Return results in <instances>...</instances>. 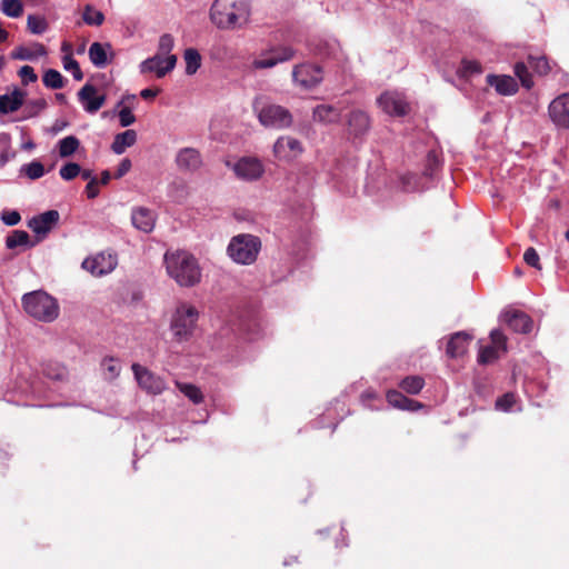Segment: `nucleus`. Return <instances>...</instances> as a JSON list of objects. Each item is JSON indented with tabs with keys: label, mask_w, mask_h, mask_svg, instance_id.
<instances>
[{
	"label": "nucleus",
	"mask_w": 569,
	"mask_h": 569,
	"mask_svg": "<svg viewBox=\"0 0 569 569\" xmlns=\"http://www.w3.org/2000/svg\"><path fill=\"white\" fill-rule=\"evenodd\" d=\"M250 0H214L209 10L210 21L221 30H230L249 22Z\"/></svg>",
	"instance_id": "1"
},
{
	"label": "nucleus",
	"mask_w": 569,
	"mask_h": 569,
	"mask_svg": "<svg viewBox=\"0 0 569 569\" xmlns=\"http://www.w3.org/2000/svg\"><path fill=\"white\" fill-rule=\"evenodd\" d=\"M168 274L181 287H193L201 280V268L198 260L187 251L164 254Z\"/></svg>",
	"instance_id": "2"
},
{
	"label": "nucleus",
	"mask_w": 569,
	"mask_h": 569,
	"mask_svg": "<svg viewBox=\"0 0 569 569\" xmlns=\"http://www.w3.org/2000/svg\"><path fill=\"white\" fill-rule=\"evenodd\" d=\"M262 242L258 236L239 233L233 236L227 246V256L237 264H253L261 251Z\"/></svg>",
	"instance_id": "3"
},
{
	"label": "nucleus",
	"mask_w": 569,
	"mask_h": 569,
	"mask_svg": "<svg viewBox=\"0 0 569 569\" xmlns=\"http://www.w3.org/2000/svg\"><path fill=\"white\" fill-rule=\"evenodd\" d=\"M252 109L259 122L266 128L281 130L291 127L293 122V117L287 108L268 102L264 97L254 98Z\"/></svg>",
	"instance_id": "4"
},
{
	"label": "nucleus",
	"mask_w": 569,
	"mask_h": 569,
	"mask_svg": "<svg viewBox=\"0 0 569 569\" xmlns=\"http://www.w3.org/2000/svg\"><path fill=\"white\" fill-rule=\"evenodd\" d=\"M22 305L29 316L42 322H52L59 316L57 300L42 290L24 293Z\"/></svg>",
	"instance_id": "5"
},
{
	"label": "nucleus",
	"mask_w": 569,
	"mask_h": 569,
	"mask_svg": "<svg viewBox=\"0 0 569 569\" xmlns=\"http://www.w3.org/2000/svg\"><path fill=\"white\" fill-rule=\"evenodd\" d=\"M198 318L199 312L196 307L189 303L178 306L170 322L173 338L179 342L189 340L197 327Z\"/></svg>",
	"instance_id": "6"
},
{
	"label": "nucleus",
	"mask_w": 569,
	"mask_h": 569,
	"mask_svg": "<svg viewBox=\"0 0 569 569\" xmlns=\"http://www.w3.org/2000/svg\"><path fill=\"white\" fill-rule=\"evenodd\" d=\"M131 370L138 386L148 395L159 396L167 389L166 380L140 363H132Z\"/></svg>",
	"instance_id": "7"
},
{
	"label": "nucleus",
	"mask_w": 569,
	"mask_h": 569,
	"mask_svg": "<svg viewBox=\"0 0 569 569\" xmlns=\"http://www.w3.org/2000/svg\"><path fill=\"white\" fill-rule=\"evenodd\" d=\"M323 80V70L320 66L305 62L296 64L292 69V81L306 90L318 87Z\"/></svg>",
	"instance_id": "8"
},
{
	"label": "nucleus",
	"mask_w": 569,
	"mask_h": 569,
	"mask_svg": "<svg viewBox=\"0 0 569 569\" xmlns=\"http://www.w3.org/2000/svg\"><path fill=\"white\" fill-rule=\"evenodd\" d=\"M238 179L244 181H256L260 179L264 172L262 162L253 157H242L234 163L227 162Z\"/></svg>",
	"instance_id": "9"
},
{
	"label": "nucleus",
	"mask_w": 569,
	"mask_h": 569,
	"mask_svg": "<svg viewBox=\"0 0 569 569\" xmlns=\"http://www.w3.org/2000/svg\"><path fill=\"white\" fill-rule=\"evenodd\" d=\"M548 116L558 129H569V93L556 97L548 106Z\"/></svg>",
	"instance_id": "10"
},
{
	"label": "nucleus",
	"mask_w": 569,
	"mask_h": 569,
	"mask_svg": "<svg viewBox=\"0 0 569 569\" xmlns=\"http://www.w3.org/2000/svg\"><path fill=\"white\" fill-rule=\"evenodd\" d=\"M176 64V54H169L167 57L154 54L153 57L143 60L140 63L139 69L141 73L154 72L158 78H163L167 73L174 69Z\"/></svg>",
	"instance_id": "11"
},
{
	"label": "nucleus",
	"mask_w": 569,
	"mask_h": 569,
	"mask_svg": "<svg viewBox=\"0 0 569 569\" xmlns=\"http://www.w3.org/2000/svg\"><path fill=\"white\" fill-rule=\"evenodd\" d=\"M81 266L92 276L101 277L114 270L117 259L111 254L99 253L93 258H86Z\"/></svg>",
	"instance_id": "12"
},
{
	"label": "nucleus",
	"mask_w": 569,
	"mask_h": 569,
	"mask_svg": "<svg viewBox=\"0 0 569 569\" xmlns=\"http://www.w3.org/2000/svg\"><path fill=\"white\" fill-rule=\"evenodd\" d=\"M77 96L88 113H96L106 103V94H99L97 88L89 82L78 91Z\"/></svg>",
	"instance_id": "13"
},
{
	"label": "nucleus",
	"mask_w": 569,
	"mask_h": 569,
	"mask_svg": "<svg viewBox=\"0 0 569 569\" xmlns=\"http://www.w3.org/2000/svg\"><path fill=\"white\" fill-rule=\"evenodd\" d=\"M379 107L390 116L402 117L408 112V103L398 92H385L378 99Z\"/></svg>",
	"instance_id": "14"
},
{
	"label": "nucleus",
	"mask_w": 569,
	"mask_h": 569,
	"mask_svg": "<svg viewBox=\"0 0 569 569\" xmlns=\"http://www.w3.org/2000/svg\"><path fill=\"white\" fill-rule=\"evenodd\" d=\"M303 151L301 142L290 136H282L273 144V153L278 159L290 160Z\"/></svg>",
	"instance_id": "15"
},
{
	"label": "nucleus",
	"mask_w": 569,
	"mask_h": 569,
	"mask_svg": "<svg viewBox=\"0 0 569 569\" xmlns=\"http://www.w3.org/2000/svg\"><path fill=\"white\" fill-rule=\"evenodd\" d=\"M59 212L57 210H48L38 216L32 217L28 221V227L37 234L46 237L59 221Z\"/></svg>",
	"instance_id": "16"
},
{
	"label": "nucleus",
	"mask_w": 569,
	"mask_h": 569,
	"mask_svg": "<svg viewBox=\"0 0 569 569\" xmlns=\"http://www.w3.org/2000/svg\"><path fill=\"white\" fill-rule=\"evenodd\" d=\"M176 164L181 171L194 172L202 166V157L194 148H182L176 156Z\"/></svg>",
	"instance_id": "17"
},
{
	"label": "nucleus",
	"mask_w": 569,
	"mask_h": 569,
	"mask_svg": "<svg viewBox=\"0 0 569 569\" xmlns=\"http://www.w3.org/2000/svg\"><path fill=\"white\" fill-rule=\"evenodd\" d=\"M472 336L466 331H458L450 336L446 355L450 358L463 356L469 347Z\"/></svg>",
	"instance_id": "18"
},
{
	"label": "nucleus",
	"mask_w": 569,
	"mask_h": 569,
	"mask_svg": "<svg viewBox=\"0 0 569 569\" xmlns=\"http://www.w3.org/2000/svg\"><path fill=\"white\" fill-rule=\"evenodd\" d=\"M505 321L515 332L529 333L532 330L531 318L522 311L512 310L503 313Z\"/></svg>",
	"instance_id": "19"
},
{
	"label": "nucleus",
	"mask_w": 569,
	"mask_h": 569,
	"mask_svg": "<svg viewBox=\"0 0 569 569\" xmlns=\"http://www.w3.org/2000/svg\"><path fill=\"white\" fill-rule=\"evenodd\" d=\"M131 221L136 229L146 233L151 232L156 224L153 212L144 207L132 209Z\"/></svg>",
	"instance_id": "20"
},
{
	"label": "nucleus",
	"mask_w": 569,
	"mask_h": 569,
	"mask_svg": "<svg viewBox=\"0 0 569 569\" xmlns=\"http://www.w3.org/2000/svg\"><path fill=\"white\" fill-rule=\"evenodd\" d=\"M349 132L353 137H362L370 129V118L362 110H353L348 118Z\"/></svg>",
	"instance_id": "21"
},
{
	"label": "nucleus",
	"mask_w": 569,
	"mask_h": 569,
	"mask_svg": "<svg viewBox=\"0 0 569 569\" xmlns=\"http://www.w3.org/2000/svg\"><path fill=\"white\" fill-rule=\"evenodd\" d=\"M487 82L501 96H512L518 91V83L511 76L488 74Z\"/></svg>",
	"instance_id": "22"
},
{
	"label": "nucleus",
	"mask_w": 569,
	"mask_h": 569,
	"mask_svg": "<svg viewBox=\"0 0 569 569\" xmlns=\"http://www.w3.org/2000/svg\"><path fill=\"white\" fill-rule=\"evenodd\" d=\"M27 92L16 88L11 93L0 96V113L8 114L19 110L23 106Z\"/></svg>",
	"instance_id": "23"
},
{
	"label": "nucleus",
	"mask_w": 569,
	"mask_h": 569,
	"mask_svg": "<svg viewBox=\"0 0 569 569\" xmlns=\"http://www.w3.org/2000/svg\"><path fill=\"white\" fill-rule=\"evenodd\" d=\"M386 397L388 403L397 409L416 411L422 408V405L420 402L409 399L398 390H389Z\"/></svg>",
	"instance_id": "24"
},
{
	"label": "nucleus",
	"mask_w": 569,
	"mask_h": 569,
	"mask_svg": "<svg viewBox=\"0 0 569 569\" xmlns=\"http://www.w3.org/2000/svg\"><path fill=\"white\" fill-rule=\"evenodd\" d=\"M340 110L330 104H319L313 109L312 118L323 124L336 123L340 120Z\"/></svg>",
	"instance_id": "25"
},
{
	"label": "nucleus",
	"mask_w": 569,
	"mask_h": 569,
	"mask_svg": "<svg viewBox=\"0 0 569 569\" xmlns=\"http://www.w3.org/2000/svg\"><path fill=\"white\" fill-rule=\"evenodd\" d=\"M47 54V50L41 43H33L31 48L19 46L11 52V58L16 60L22 61H33L39 57H43Z\"/></svg>",
	"instance_id": "26"
},
{
	"label": "nucleus",
	"mask_w": 569,
	"mask_h": 569,
	"mask_svg": "<svg viewBox=\"0 0 569 569\" xmlns=\"http://www.w3.org/2000/svg\"><path fill=\"white\" fill-rule=\"evenodd\" d=\"M111 50L109 43L93 42L89 48V58L97 68H104L109 63L108 51Z\"/></svg>",
	"instance_id": "27"
},
{
	"label": "nucleus",
	"mask_w": 569,
	"mask_h": 569,
	"mask_svg": "<svg viewBox=\"0 0 569 569\" xmlns=\"http://www.w3.org/2000/svg\"><path fill=\"white\" fill-rule=\"evenodd\" d=\"M137 141V132L132 129H128L121 133L116 134L111 150L116 154H122L127 148L132 147Z\"/></svg>",
	"instance_id": "28"
},
{
	"label": "nucleus",
	"mask_w": 569,
	"mask_h": 569,
	"mask_svg": "<svg viewBox=\"0 0 569 569\" xmlns=\"http://www.w3.org/2000/svg\"><path fill=\"white\" fill-rule=\"evenodd\" d=\"M183 60L186 63V74H194L201 67V54L194 48H187L183 52Z\"/></svg>",
	"instance_id": "29"
},
{
	"label": "nucleus",
	"mask_w": 569,
	"mask_h": 569,
	"mask_svg": "<svg viewBox=\"0 0 569 569\" xmlns=\"http://www.w3.org/2000/svg\"><path fill=\"white\" fill-rule=\"evenodd\" d=\"M101 369L103 378L109 381L116 380L121 372L120 362L113 357L103 358L101 361Z\"/></svg>",
	"instance_id": "30"
},
{
	"label": "nucleus",
	"mask_w": 569,
	"mask_h": 569,
	"mask_svg": "<svg viewBox=\"0 0 569 569\" xmlns=\"http://www.w3.org/2000/svg\"><path fill=\"white\" fill-rule=\"evenodd\" d=\"M19 246L33 247L34 243L30 242V236L24 230H13L6 238V247L8 249H14Z\"/></svg>",
	"instance_id": "31"
},
{
	"label": "nucleus",
	"mask_w": 569,
	"mask_h": 569,
	"mask_svg": "<svg viewBox=\"0 0 569 569\" xmlns=\"http://www.w3.org/2000/svg\"><path fill=\"white\" fill-rule=\"evenodd\" d=\"M176 386L194 405L203 401V393L196 385L176 381Z\"/></svg>",
	"instance_id": "32"
},
{
	"label": "nucleus",
	"mask_w": 569,
	"mask_h": 569,
	"mask_svg": "<svg viewBox=\"0 0 569 569\" xmlns=\"http://www.w3.org/2000/svg\"><path fill=\"white\" fill-rule=\"evenodd\" d=\"M399 387L410 395H418L425 387V379L421 376H408L399 382Z\"/></svg>",
	"instance_id": "33"
},
{
	"label": "nucleus",
	"mask_w": 569,
	"mask_h": 569,
	"mask_svg": "<svg viewBox=\"0 0 569 569\" xmlns=\"http://www.w3.org/2000/svg\"><path fill=\"white\" fill-rule=\"evenodd\" d=\"M269 53L272 54L277 64L292 60L296 57L297 50L291 46H277L269 49Z\"/></svg>",
	"instance_id": "34"
},
{
	"label": "nucleus",
	"mask_w": 569,
	"mask_h": 569,
	"mask_svg": "<svg viewBox=\"0 0 569 569\" xmlns=\"http://www.w3.org/2000/svg\"><path fill=\"white\" fill-rule=\"evenodd\" d=\"M80 141L74 136H68L62 138L58 142L59 154L61 158H68L72 156L79 148Z\"/></svg>",
	"instance_id": "35"
},
{
	"label": "nucleus",
	"mask_w": 569,
	"mask_h": 569,
	"mask_svg": "<svg viewBox=\"0 0 569 569\" xmlns=\"http://www.w3.org/2000/svg\"><path fill=\"white\" fill-rule=\"evenodd\" d=\"M82 19L88 26L99 27L104 21V14L102 11L94 9L90 4H87L82 12Z\"/></svg>",
	"instance_id": "36"
},
{
	"label": "nucleus",
	"mask_w": 569,
	"mask_h": 569,
	"mask_svg": "<svg viewBox=\"0 0 569 569\" xmlns=\"http://www.w3.org/2000/svg\"><path fill=\"white\" fill-rule=\"evenodd\" d=\"M0 10L10 18H19L23 13V4L20 0H1Z\"/></svg>",
	"instance_id": "37"
},
{
	"label": "nucleus",
	"mask_w": 569,
	"mask_h": 569,
	"mask_svg": "<svg viewBox=\"0 0 569 569\" xmlns=\"http://www.w3.org/2000/svg\"><path fill=\"white\" fill-rule=\"evenodd\" d=\"M47 108V101L43 98L29 100L23 102V118L29 119L37 117L42 110Z\"/></svg>",
	"instance_id": "38"
},
{
	"label": "nucleus",
	"mask_w": 569,
	"mask_h": 569,
	"mask_svg": "<svg viewBox=\"0 0 569 569\" xmlns=\"http://www.w3.org/2000/svg\"><path fill=\"white\" fill-rule=\"evenodd\" d=\"M42 82L47 88L61 89L64 86V78L58 70L48 69L42 77Z\"/></svg>",
	"instance_id": "39"
},
{
	"label": "nucleus",
	"mask_w": 569,
	"mask_h": 569,
	"mask_svg": "<svg viewBox=\"0 0 569 569\" xmlns=\"http://www.w3.org/2000/svg\"><path fill=\"white\" fill-rule=\"evenodd\" d=\"M20 173L27 176L30 180H37L44 174V167L40 161L33 160L23 164L20 168Z\"/></svg>",
	"instance_id": "40"
},
{
	"label": "nucleus",
	"mask_w": 569,
	"mask_h": 569,
	"mask_svg": "<svg viewBox=\"0 0 569 569\" xmlns=\"http://www.w3.org/2000/svg\"><path fill=\"white\" fill-rule=\"evenodd\" d=\"M529 67L539 76H546L551 71L548 59L545 56L528 57Z\"/></svg>",
	"instance_id": "41"
},
{
	"label": "nucleus",
	"mask_w": 569,
	"mask_h": 569,
	"mask_svg": "<svg viewBox=\"0 0 569 569\" xmlns=\"http://www.w3.org/2000/svg\"><path fill=\"white\" fill-rule=\"evenodd\" d=\"M28 30L33 34H42L48 29V23L43 17L29 14L27 19Z\"/></svg>",
	"instance_id": "42"
},
{
	"label": "nucleus",
	"mask_w": 569,
	"mask_h": 569,
	"mask_svg": "<svg viewBox=\"0 0 569 569\" xmlns=\"http://www.w3.org/2000/svg\"><path fill=\"white\" fill-rule=\"evenodd\" d=\"M528 63L525 62H517L515 64V74L519 78L521 84L527 88L531 89L533 86V81L531 78L530 72L528 71Z\"/></svg>",
	"instance_id": "43"
},
{
	"label": "nucleus",
	"mask_w": 569,
	"mask_h": 569,
	"mask_svg": "<svg viewBox=\"0 0 569 569\" xmlns=\"http://www.w3.org/2000/svg\"><path fill=\"white\" fill-rule=\"evenodd\" d=\"M62 64L64 70L72 73L74 80L80 81L83 79V72L80 69L79 62L71 54H66L62 58Z\"/></svg>",
	"instance_id": "44"
},
{
	"label": "nucleus",
	"mask_w": 569,
	"mask_h": 569,
	"mask_svg": "<svg viewBox=\"0 0 569 569\" xmlns=\"http://www.w3.org/2000/svg\"><path fill=\"white\" fill-rule=\"evenodd\" d=\"M277 66V60L269 53V49L263 51L259 58L252 61V68L256 70L271 69Z\"/></svg>",
	"instance_id": "45"
},
{
	"label": "nucleus",
	"mask_w": 569,
	"mask_h": 569,
	"mask_svg": "<svg viewBox=\"0 0 569 569\" xmlns=\"http://www.w3.org/2000/svg\"><path fill=\"white\" fill-rule=\"evenodd\" d=\"M81 172V167L80 164L76 163V162H68L66 164H63L60 170H59V174L61 177V179L66 180V181H70L72 179H74L77 176H79Z\"/></svg>",
	"instance_id": "46"
},
{
	"label": "nucleus",
	"mask_w": 569,
	"mask_h": 569,
	"mask_svg": "<svg viewBox=\"0 0 569 569\" xmlns=\"http://www.w3.org/2000/svg\"><path fill=\"white\" fill-rule=\"evenodd\" d=\"M173 46H174L173 37L170 33H163L159 38V42H158V52L159 53L158 54H160L161 57L164 54L166 56L171 54L170 52L172 51Z\"/></svg>",
	"instance_id": "47"
},
{
	"label": "nucleus",
	"mask_w": 569,
	"mask_h": 569,
	"mask_svg": "<svg viewBox=\"0 0 569 569\" xmlns=\"http://www.w3.org/2000/svg\"><path fill=\"white\" fill-rule=\"evenodd\" d=\"M461 77H468L471 74H480L482 67L478 61L462 60L461 68L459 70Z\"/></svg>",
	"instance_id": "48"
},
{
	"label": "nucleus",
	"mask_w": 569,
	"mask_h": 569,
	"mask_svg": "<svg viewBox=\"0 0 569 569\" xmlns=\"http://www.w3.org/2000/svg\"><path fill=\"white\" fill-rule=\"evenodd\" d=\"M497 357V348L493 346H487L480 349L478 355V362L481 365H487L492 362Z\"/></svg>",
	"instance_id": "49"
},
{
	"label": "nucleus",
	"mask_w": 569,
	"mask_h": 569,
	"mask_svg": "<svg viewBox=\"0 0 569 569\" xmlns=\"http://www.w3.org/2000/svg\"><path fill=\"white\" fill-rule=\"evenodd\" d=\"M516 403V396L513 393H506L499 397L496 401V408L501 411H509Z\"/></svg>",
	"instance_id": "50"
},
{
	"label": "nucleus",
	"mask_w": 569,
	"mask_h": 569,
	"mask_svg": "<svg viewBox=\"0 0 569 569\" xmlns=\"http://www.w3.org/2000/svg\"><path fill=\"white\" fill-rule=\"evenodd\" d=\"M523 260L528 266L536 268L538 270L541 269L540 258L535 248L530 247L525 251Z\"/></svg>",
	"instance_id": "51"
},
{
	"label": "nucleus",
	"mask_w": 569,
	"mask_h": 569,
	"mask_svg": "<svg viewBox=\"0 0 569 569\" xmlns=\"http://www.w3.org/2000/svg\"><path fill=\"white\" fill-rule=\"evenodd\" d=\"M19 76L23 84H28L29 82H36L38 80V76L34 72V69L28 64L22 66L20 68Z\"/></svg>",
	"instance_id": "52"
},
{
	"label": "nucleus",
	"mask_w": 569,
	"mask_h": 569,
	"mask_svg": "<svg viewBox=\"0 0 569 569\" xmlns=\"http://www.w3.org/2000/svg\"><path fill=\"white\" fill-rule=\"evenodd\" d=\"M118 116H119L120 126L123 128L131 126L136 121V117L129 107L122 108L119 111Z\"/></svg>",
	"instance_id": "53"
},
{
	"label": "nucleus",
	"mask_w": 569,
	"mask_h": 569,
	"mask_svg": "<svg viewBox=\"0 0 569 569\" xmlns=\"http://www.w3.org/2000/svg\"><path fill=\"white\" fill-rule=\"evenodd\" d=\"M440 160L436 151H429L427 154V168L426 174L432 176L433 172L439 168Z\"/></svg>",
	"instance_id": "54"
},
{
	"label": "nucleus",
	"mask_w": 569,
	"mask_h": 569,
	"mask_svg": "<svg viewBox=\"0 0 569 569\" xmlns=\"http://www.w3.org/2000/svg\"><path fill=\"white\" fill-rule=\"evenodd\" d=\"M1 220L6 226L12 227L20 222L21 216L18 211H4L1 213Z\"/></svg>",
	"instance_id": "55"
},
{
	"label": "nucleus",
	"mask_w": 569,
	"mask_h": 569,
	"mask_svg": "<svg viewBox=\"0 0 569 569\" xmlns=\"http://www.w3.org/2000/svg\"><path fill=\"white\" fill-rule=\"evenodd\" d=\"M490 338L493 347L506 349V337L499 329L491 330Z\"/></svg>",
	"instance_id": "56"
},
{
	"label": "nucleus",
	"mask_w": 569,
	"mask_h": 569,
	"mask_svg": "<svg viewBox=\"0 0 569 569\" xmlns=\"http://www.w3.org/2000/svg\"><path fill=\"white\" fill-rule=\"evenodd\" d=\"M98 179L91 178V180L86 186V193L89 199H94L99 194L98 189Z\"/></svg>",
	"instance_id": "57"
},
{
	"label": "nucleus",
	"mask_w": 569,
	"mask_h": 569,
	"mask_svg": "<svg viewBox=\"0 0 569 569\" xmlns=\"http://www.w3.org/2000/svg\"><path fill=\"white\" fill-rule=\"evenodd\" d=\"M131 166L132 164H131L130 159H128V158L122 159L117 168L116 178L119 179V178L123 177L124 174H127L129 172V170L131 169Z\"/></svg>",
	"instance_id": "58"
},
{
	"label": "nucleus",
	"mask_w": 569,
	"mask_h": 569,
	"mask_svg": "<svg viewBox=\"0 0 569 569\" xmlns=\"http://www.w3.org/2000/svg\"><path fill=\"white\" fill-rule=\"evenodd\" d=\"M44 373L51 379L61 380L66 376V369L63 367H57L54 371L51 372L48 368L44 369Z\"/></svg>",
	"instance_id": "59"
},
{
	"label": "nucleus",
	"mask_w": 569,
	"mask_h": 569,
	"mask_svg": "<svg viewBox=\"0 0 569 569\" xmlns=\"http://www.w3.org/2000/svg\"><path fill=\"white\" fill-rule=\"evenodd\" d=\"M159 90H153L151 88H146L140 91V97L142 99H153L158 94Z\"/></svg>",
	"instance_id": "60"
},
{
	"label": "nucleus",
	"mask_w": 569,
	"mask_h": 569,
	"mask_svg": "<svg viewBox=\"0 0 569 569\" xmlns=\"http://www.w3.org/2000/svg\"><path fill=\"white\" fill-rule=\"evenodd\" d=\"M110 179H111L110 172L108 170L102 171L100 183L101 184H107L110 181Z\"/></svg>",
	"instance_id": "61"
},
{
	"label": "nucleus",
	"mask_w": 569,
	"mask_h": 569,
	"mask_svg": "<svg viewBox=\"0 0 569 569\" xmlns=\"http://www.w3.org/2000/svg\"><path fill=\"white\" fill-rule=\"evenodd\" d=\"M67 126V122L64 121H56L53 127H52V131L54 133L59 132L60 130H62L64 127Z\"/></svg>",
	"instance_id": "62"
},
{
	"label": "nucleus",
	"mask_w": 569,
	"mask_h": 569,
	"mask_svg": "<svg viewBox=\"0 0 569 569\" xmlns=\"http://www.w3.org/2000/svg\"><path fill=\"white\" fill-rule=\"evenodd\" d=\"M80 174H81V178L83 180H88V182L91 180V178H96L94 176H92L91 170H81Z\"/></svg>",
	"instance_id": "63"
},
{
	"label": "nucleus",
	"mask_w": 569,
	"mask_h": 569,
	"mask_svg": "<svg viewBox=\"0 0 569 569\" xmlns=\"http://www.w3.org/2000/svg\"><path fill=\"white\" fill-rule=\"evenodd\" d=\"M136 99V94H126L122 97V99L117 103V108L120 107L124 101H128V100H134Z\"/></svg>",
	"instance_id": "64"
}]
</instances>
